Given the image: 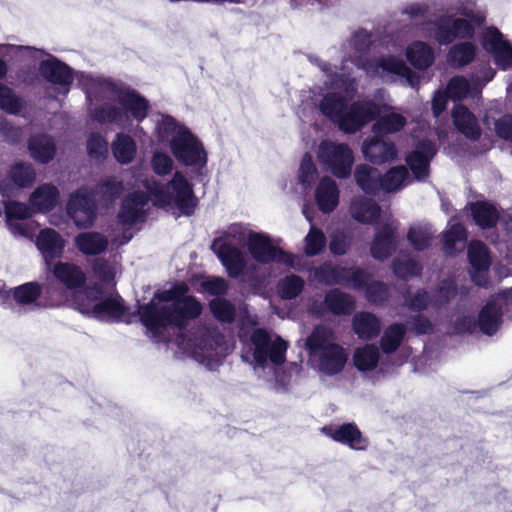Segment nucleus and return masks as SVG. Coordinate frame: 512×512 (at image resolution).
I'll list each match as a JSON object with an SVG mask.
<instances>
[{
	"mask_svg": "<svg viewBox=\"0 0 512 512\" xmlns=\"http://www.w3.org/2000/svg\"><path fill=\"white\" fill-rule=\"evenodd\" d=\"M55 278L67 289L76 290L72 305L81 314L100 321H117L125 313L119 295H102L98 287L80 289L86 282V273L83 269L71 262H56L51 266Z\"/></svg>",
	"mask_w": 512,
	"mask_h": 512,
	"instance_id": "nucleus-5",
	"label": "nucleus"
},
{
	"mask_svg": "<svg viewBox=\"0 0 512 512\" xmlns=\"http://www.w3.org/2000/svg\"><path fill=\"white\" fill-rule=\"evenodd\" d=\"M448 230L444 234V251L447 254H454L464 248L466 233L463 226L459 223L449 222Z\"/></svg>",
	"mask_w": 512,
	"mask_h": 512,
	"instance_id": "nucleus-40",
	"label": "nucleus"
},
{
	"mask_svg": "<svg viewBox=\"0 0 512 512\" xmlns=\"http://www.w3.org/2000/svg\"><path fill=\"white\" fill-rule=\"evenodd\" d=\"M318 176L317 168L313 163L312 157L306 154L301 161L298 179L299 182L305 187L309 188Z\"/></svg>",
	"mask_w": 512,
	"mask_h": 512,
	"instance_id": "nucleus-52",
	"label": "nucleus"
},
{
	"mask_svg": "<svg viewBox=\"0 0 512 512\" xmlns=\"http://www.w3.org/2000/svg\"><path fill=\"white\" fill-rule=\"evenodd\" d=\"M349 247V241L344 232H334L331 235L330 250L333 254L343 255Z\"/></svg>",
	"mask_w": 512,
	"mask_h": 512,
	"instance_id": "nucleus-60",
	"label": "nucleus"
},
{
	"mask_svg": "<svg viewBox=\"0 0 512 512\" xmlns=\"http://www.w3.org/2000/svg\"><path fill=\"white\" fill-rule=\"evenodd\" d=\"M111 149L115 159L121 164L131 163L137 153L135 140L128 134L117 133L111 144Z\"/></svg>",
	"mask_w": 512,
	"mask_h": 512,
	"instance_id": "nucleus-32",
	"label": "nucleus"
},
{
	"mask_svg": "<svg viewBox=\"0 0 512 512\" xmlns=\"http://www.w3.org/2000/svg\"><path fill=\"white\" fill-rule=\"evenodd\" d=\"M495 131L499 137L512 141V116H504L497 120Z\"/></svg>",
	"mask_w": 512,
	"mask_h": 512,
	"instance_id": "nucleus-63",
	"label": "nucleus"
},
{
	"mask_svg": "<svg viewBox=\"0 0 512 512\" xmlns=\"http://www.w3.org/2000/svg\"><path fill=\"white\" fill-rule=\"evenodd\" d=\"M434 27L433 37L439 44H449L456 38H468L474 33L473 26L467 20L451 16L440 18Z\"/></svg>",
	"mask_w": 512,
	"mask_h": 512,
	"instance_id": "nucleus-19",
	"label": "nucleus"
},
{
	"mask_svg": "<svg viewBox=\"0 0 512 512\" xmlns=\"http://www.w3.org/2000/svg\"><path fill=\"white\" fill-rule=\"evenodd\" d=\"M213 315L221 322L230 323L235 318V308L231 302L223 298H216L210 302Z\"/></svg>",
	"mask_w": 512,
	"mask_h": 512,
	"instance_id": "nucleus-51",
	"label": "nucleus"
},
{
	"mask_svg": "<svg viewBox=\"0 0 512 512\" xmlns=\"http://www.w3.org/2000/svg\"><path fill=\"white\" fill-rule=\"evenodd\" d=\"M481 44L494 57L497 66L502 69L512 67V44L497 28H485L481 33Z\"/></svg>",
	"mask_w": 512,
	"mask_h": 512,
	"instance_id": "nucleus-17",
	"label": "nucleus"
},
{
	"mask_svg": "<svg viewBox=\"0 0 512 512\" xmlns=\"http://www.w3.org/2000/svg\"><path fill=\"white\" fill-rule=\"evenodd\" d=\"M67 213L78 228L93 225L96 219V205L87 188H81L71 194L67 203Z\"/></svg>",
	"mask_w": 512,
	"mask_h": 512,
	"instance_id": "nucleus-15",
	"label": "nucleus"
},
{
	"mask_svg": "<svg viewBox=\"0 0 512 512\" xmlns=\"http://www.w3.org/2000/svg\"><path fill=\"white\" fill-rule=\"evenodd\" d=\"M240 322V338L243 332L247 335H250L251 331L248 330V327H255L258 323L257 316L254 313H251L246 307H244L243 310L240 311Z\"/></svg>",
	"mask_w": 512,
	"mask_h": 512,
	"instance_id": "nucleus-64",
	"label": "nucleus"
},
{
	"mask_svg": "<svg viewBox=\"0 0 512 512\" xmlns=\"http://www.w3.org/2000/svg\"><path fill=\"white\" fill-rule=\"evenodd\" d=\"M362 153L370 162L383 164L393 161L397 157L398 151L392 141L383 138L382 134H374L364 140Z\"/></svg>",
	"mask_w": 512,
	"mask_h": 512,
	"instance_id": "nucleus-20",
	"label": "nucleus"
},
{
	"mask_svg": "<svg viewBox=\"0 0 512 512\" xmlns=\"http://www.w3.org/2000/svg\"><path fill=\"white\" fill-rule=\"evenodd\" d=\"M248 250L253 259L262 264L276 262L295 268L300 264L298 257L275 246L268 236L261 233L249 234Z\"/></svg>",
	"mask_w": 512,
	"mask_h": 512,
	"instance_id": "nucleus-11",
	"label": "nucleus"
},
{
	"mask_svg": "<svg viewBox=\"0 0 512 512\" xmlns=\"http://www.w3.org/2000/svg\"><path fill=\"white\" fill-rule=\"evenodd\" d=\"M41 294V288L38 283L28 282L16 287L13 291L15 301L20 305L34 303Z\"/></svg>",
	"mask_w": 512,
	"mask_h": 512,
	"instance_id": "nucleus-49",
	"label": "nucleus"
},
{
	"mask_svg": "<svg viewBox=\"0 0 512 512\" xmlns=\"http://www.w3.org/2000/svg\"><path fill=\"white\" fill-rule=\"evenodd\" d=\"M242 359L254 368H265L268 363L281 365L286 360L288 342L274 332L253 328L250 335L241 334Z\"/></svg>",
	"mask_w": 512,
	"mask_h": 512,
	"instance_id": "nucleus-8",
	"label": "nucleus"
},
{
	"mask_svg": "<svg viewBox=\"0 0 512 512\" xmlns=\"http://www.w3.org/2000/svg\"><path fill=\"white\" fill-rule=\"evenodd\" d=\"M32 210V206L28 207L26 204L23 203H5L6 222L13 234L22 236L28 235L24 225L18 221L31 217Z\"/></svg>",
	"mask_w": 512,
	"mask_h": 512,
	"instance_id": "nucleus-30",
	"label": "nucleus"
},
{
	"mask_svg": "<svg viewBox=\"0 0 512 512\" xmlns=\"http://www.w3.org/2000/svg\"><path fill=\"white\" fill-rule=\"evenodd\" d=\"M154 135L159 143H168L175 159L189 167L202 169L207 164V152L200 139L184 124L173 117L155 114Z\"/></svg>",
	"mask_w": 512,
	"mask_h": 512,
	"instance_id": "nucleus-6",
	"label": "nucleus"
},
{
	"mask_svg": "<svg viewBox=\"0 0 512 512\" xmlns=\"http://www.w3.org/2000/svg\"><path fill=\"white\" fill-rule=\"evenodd\" d=\"M434 235L429 225H416L410 228L408 240L416 250L427 248Z\"/></svg>",
	"mask_w": 512,
	"mask_h": 512,
	"instance_id": "nucleus-48",
	"label": "nucleus"
},
{
	"mask_svg": "<svg viewBox=\"0 0 512 512\" xmlns=\"http://www.w3.org/2000/svg\"><path fill=\"white\" fill-rule=\"evenodd\" d=\"M36 245L46 263L50 265V260L62 254L65 241L56 231L47 228L43 229L37 236Z\"/></svg>",
	"mask_w": 512,
	"mask_h": 512,
	"instance_id": "nucleus-27",
	"label": "nucleus"
},
{
	"mask_svg": "<svg viewBox=\"0 0 512 512\" xmlns=\"http://www.w3.org/2000/svg\"><path fill=\"white\" fill-rule=\"evenodd\" d=\"M11 178L16 186L27 187L35 180V171L30 164L17 163L10 171Z\"/></svg>",
	"mask_w": 512,
	"mask_h": 512,
	"instance_id": "nucleus-50",
	"label": "nucleus"
},
{
	"mask_svg": "<svg viewBox=\"0 0 512 512\" xmlns=\"http://www.w3.org/2000/svg\"><path fill=\"white\" fill-rule=\"evenodd\" d=\"M93 271L95 275L103 282L109 283L114 278L113 268L103 259H98L93 264Z\"/></svg>",
	"mask_w": 512,
	"mask_h": 512,
	"instance_id": "nucleus-61",
	"label": "nucleus"
},
{
	"mask_svg": "<svg viewBox=\"0 0 512 512\" xmlns=\"http://www.w3.org/2000/svg\"><path fill=\"white\" fill-rule=\"evenodd\" d=\"M255 232L247 229L243 225L233 224L231 225L227 232L226 237L232 238L234 241L241 243L246 241L248 243L249 234H254Z\"/></svg>",
	"mask_w": 512,
	"mask_h": 512,
	"instance_id": "nucleus-62",
	"label": "nucleus"
},
{
	"mask_svg": "<svg viewBox=\"0 0 512 512\" xmlns=\"http://www.w3.org/2000/svg\"><path fill=\"white\" fill-rule=\"evenodd\" d=\"M512 310V288L489 300L478 315L479 330L487 335H494L502 324L504 312Z\"/></svg>",
	"mask_w": 512,
	"mask_h": 512,
	"instance_id": "nucleus-12",
	"label": "nucleus"
},
{
	"mask_svg": "<svg viewBox=\"0 0 512 512\" xmlns=\"http://www.w3.org/2000/svg\"><path fill=\"white\" fill-rule=\"evenodd\" d=\"M406 58L418 70H426L435 60L433 48L423 41H415L406 48Z\"/></svg>",
	"mask_w": 512,
	"mask_h": 512,
	"instance_id": "nucleus-31",
	"label": "nucleus"
},
{
	"mask_svg": "<svg viewBox=\"0 0 512 512\" xmlns=\"http://www.w3.org/2000/svg\"><path fill=\"white\" fill-rule=\"evenodd\" d=\"M321 431L334 441L347 445L354 450H364L368 445L360 430L351 423L325 426Z\"/></svg>",
	"mask_w": 512,
	"mask_h": 512,
	"instance_id": "nucleus-22",
	"label": "nucleus"
},
{
	"mask_svg": "<svg viewBox=\"0 0 512 512\" xmlns=\"http://www.w3.org/2000/svg\"><path fill=\"white\" fill-rule=\"evenodd\" d=\"M380 354L375 345L367 344L358 348L354 352L353 361L356 368L360 371H371L379 363Z\"/></svg>",
	"mask_w": 512,
	"mask_h": 512,
	"instance_id": "nucleus-39",
	"label": "nucleus"
},
{
	"mask_svg": "<svg viewBox=\"0 0 512 512\" xmlns=\"http://www.w3.org/2000/svg\"><path fill=\"white\" fill-rule=\"evenodd\" d=\"M187 292L185 283L157 291L148 304L139 307L140 318L155 341L175 344L182 353L215 369L231 352V346L215 329L198 327L188 336L180 334L188 321L202 311L201 303Z\"/></svg>",
	"mask_w": 512,
	"mask_h": 512,
	"instance_id": "nucleus-2",
	"label": "nucleus"
},
{
	"mask_svg": "<svg viewBox=\"0 0 512 512\" xmlns=\"http://www.w3.org/2000/svg\"><path fill=\"white\" fill-rule=\"evenodd\" d=\"M454 125L459 132L467 138L477 139L481 134V129L474 114L464 105H455L452 111Z\"/></svg>",
	"mask_w": 512,
	"mask_h": 512,
	"instance_id": "nucleus-29",
	"label": "nucleus"
},
{
	"mask_svg": "<svg viewBox=\"0 0 512 512\" xmlns=\"http://www.w3.org/2000/svg\"><path fill=\"white\" fill-rule=\"evenodd\" d=\"M436 154V148L433 142L423 141L420 142L415 150L410 153L406 162L411 168L418 180H424L429 175V162Z\"/></svg>",
	"mask_w": 512,
	"mask_h": 512,
	"instance_id": "nucleus-23",
	"label": "nucleus"
},
{
	"mask_svg": "<svg viewBox=\"0 0 512 512\" xmlns=\"http://www.w3.org/2000/svg\"><path fill=\"white\" fill-rule=\"evenodd\" d=\"M317 157L320 164L337 178L350 176L354 164V154L346 143L325 140L318 147Z\"/></svg>",
	"mask_w": 512,
	"mask_h": 512,
	"instance_id": "nucleus-10",
	"label": "nucleus"
},
{
	"mask_svg": "<svg viewBox=\"0 0 512 512\" xmlns=\"http://www.w3.org/2000/svg\"><path fill=\"white\" fill-rule=\"evenodd\" d=\"M58 198L59 192L55 186L43 184L30 196V205L35 211L45 212L57 204Z\"/></svg>",
	"mask_w": 512,
	"mask_h": 512,
	"instance_id": "nucleus-33",
	"label": "nucleus"
},
{
	"mask_svg": "<svg viewBox=\"0 0 512 512\" xmlns=\"http://www.w3.org/2000/svg\"><path fill=\"white\" fill-rule=\"evenodd\" d=\"M482 88L479 79L472 77L471 80L464 76H455L447 84L446 92L450 99L456 101L466 97L478 96Z\"/></svg>",
	"mask_w": 512,
	"mask_h": 512,
	"instance_id": "nucleus-28",
	"label": "nucleus"
},
{
	"mask_svg": "<svg viewBox=\"0 0 512 512\" xmlns=\"http://www.w3.org/2000/svg\"><path fill=\"white\" fill-rule=\"evenodd\" d=\"M471 210L475 222L482 228L492 227L498 219L497 209L489 203H474Z\"/></svg>",
	"mask_w": 512,
	"mask_h": 512,
	"instance_id": "nucleus-42",
	"label": "nucleus"
},
{
	"mask_svg": "<svg viewBox=\"0 0 512 512\" xmlns=\"http://www.w3.org/2000/svg\"><path fill=\"white\" fill-rule=\"evenodd\" d=\"M411 183V177L405 166L391 168L381 177V190L385 192H396Z\"/></svg>",
	"mask_w": 512,
	"mask_h": 512,
	"instance_id": "nucleus-36",
	"label": "nucleus"
},
{
	"mask_svg": "<svg viewBox=\"0 0 512 512\" xmlns=\"http://www.w3.org/2000/svg\"><path fill=\"white\" fill-rule=\"evenodd\" d=\"M354 177L358 186L366 193H376L381 190V175L376 168L367 164L358 165Z\"/></svg>",
	"mask_w": 512,
	"mask_h": 512,
	"instance_id": "nucleus-35",
	"label": "nucleus"
},
{
	"mask_svg": "<svg viewBox=\"0 0 512 512\" xmlns=\"http://www.w3.org/2000/svg\"><path fill=\"white\" fill-rule=\"evenodd\" d=\"M306 348L313 365L326 375L341 372L347 361V353L336 342L332 329L317 326L306 340Z\"/></svg>",
	"mask_w": 512,
	"mask_h": 512,
	"instance_id": "nucleus-9",
	"label": "nucleus"
},
{
	"mask_svg": "<svg viewBox=\"0 0 512 512\" xmlns=\"http://www.w3.org/2000/svg\"><path fill=\"white\" fill-rule=\"evenodd\" d=\"M0 54L11 58H18L33 65L36 62H40L39 70L41 75L51 84L55 85L53 91L47 90V94L55 99L68 94L73 81V75L70 68L56 58L30 46L13 44H0Z\"/></svg>",
	"mask_w": 512,
	"mask_h": 512,
	"instance_id": "nucleus-7",
	"label": "nucleus"
},
{
	"mask_svg": "<svg viewBox=\"0 0 512 512\" xmlns=\"http://www.w3.org/2000/svg\"><path fill=\"white\" fill-rule=\"evenodd\" d=\"M371 34L365 29L357 30L349 42L348 59L338 71L330 64L317 57H310L312 64L323 74L326 92L319 87V92L312 91L311 101L320 112L338 125L345 133H355L367 123L386 110L384 93L379 92L373 99L357 101L348 106L356 91L355 78L351 77L347 62L362 68L371 77H380L384 81L401 80L411 87L418 84V77L400 58L393 55H382L376 61L364 58L371 44Z\"/></svg>",
	"mask_w": 512,
	"mask_h": 512,
	"instance_id": "nucleus-1",
	"label": "nucleus"
},
{
	"mask_svg": "<svg viewBox=\"0 0 512 512\" xmlns=\"http://www.w3.org/2000/svg\"><path fill=\"white\" fill-rule=\"evenodd\" d=\"M87 150L91 157L100 158L107 154L108 144L103 136L92 134L87 142Z\"/></svg>",
	"mask_w": 512,
	"mask_h": 512,
	"instance_id": "nucleus-56",
	"label": "nucleus"
},
{
	"mask_svg": "<svg viewBox=\"0 0 512 512\" xmlns=\"http://www.w3.org/2000/svg\"><path fill=\"white\" fill-rule=\"evenodd\" d=\"M393 271L397 277L406 279L418 275L421 271V267L413 260L397 259L393 263Z\"/></svg>",
	"mask_w": 512,
	"mask_h": 512,
	"instance_id": "nucleus-55",
	"label": "nucleus"
},
{
	"mask_svg": "<svg viewBox=\"0 0 512 512\" xmlns=\"http://www.w3.org/2000/svg\"><path fill=\"white\" fill-rule=\"evenodd\" d=\"M387 294V287L383 283L373 282L367 286L366 296L370 302H382L386 299Z\"/></svg>",
	"mask_w": 512,
	"mask_h": 512,
	"instance_id": "nucleus-59",
	"label": "nucleus"
},
{
	"mask_svg": "<svg viewBox=\"0 0 512 512\" xmlns=\"http://www.w3.org/2000/svg\"><path fill=\"white\" fill-rule=\"evenodd\" d=\"M121 191L122 185L120 182L112 178H107L97 186L96 195L99 196V199L111 201L116 198Z\"/></svg>",
	"mask_w": 512,
	"mask_h": 512,
	"instance_id": "nucleus-54",
	"label": "nucleus"
},
{
	"mask_svg": "<svg viewBox=\"0 0 512 512\" xmlns=\"http://www.w3.org/2000/svg\"><path fill=\"white\" fill-rule=\"evenodd\" d=\"M468 258L471 264V277L478 286L487 284V272L491 264V259L486 246L473 241L468 246Z\"/></svg>",
	"mask_w": 512,
	"mask_h": 512,
	"instance_id": "nucleus-21",
	"label": "nucleus"
},
{
	"mask_svg": "<svg viewBox=\"0 0 512 512\" xmlns=\"http://www.w3.org/2000/svg\"><path fill=\"white\" fill-rule=\"evenodd\" d=\"M145 188L148 197L139 192L124 199L118 214L119 223L123 227L142 220L147 210L148 200L175 216L190 215L196 205L192 185L182 172H176L172 180L167 184L156 181H146Z\"/></svg>",
	"mask_w": 512,
	"mask_h": 512,
	"instance_id": "nucleus-4",
	"label": "nucleus"
},
{
	"mask_svg": "<svg viewBox=\"0 0 512 512\" xmlns=\"http://www.w3.org/2000/svg\"><path fill=\"white\" fill-rule=\"evenodd\" d=\"M74 244L83 255L94 256L107 250L109 240L100 232L87 231L79 233L74 239Z\"/></svg>",
	"mask_w": 512,
	"mask_h": 512,
	"instance_id": "nucleus-26",
	"label": "nucleus"
},
{
	"mask_svg": "<svg viewBox=\"0 0 512 512\" xmlns=\"http://www.w3.org/2000/svg\"><path fill=\"white\" fill-rule=\"evenodd\" d=\"M304 280L296 275H289L278 282L277 292L282 299H294L304 289Z\"/></svg>",
	"mask_w": 512,
	"mask_h": 512,
	"instance_id": "nucleus-44",
	"label": "nucleus"
},
{
	"mask_svg": "<svg viewBox=\"0 0 512 512\" xmlns=\"http://www.w3.org/2000/svg\"><path fill=\"white\" fill-rule=\"evenodd\" d=\"M457 293L458 290L455 280L448 279L440 284L433 297L428 296L427 292L424 290H417L414 293L408 292V295L405 297V304L409 308L417 311L428 307L439 308L448 303L451 299H454Z\"/></svg>",
	"mask_w": 512,
	"mask_h": 512,
	"instance_id": "nucleus-14",
	"label": "nucleus"
},
{
	"mask_svg": "<svg viewBox=\"0 0 512 512\" xmlns=\"http://www.w3.org/2000/svg\"><path fill=\"white\" fill-rule=\"evenodd\" d=\"M478 328L477 322L470 316L459 315L453 324V333H473Z\"/></svg>",
	"mask_w": 512,
	"mask_h": 512,
	"instance_id": "nucleus-58",
	"label": "nucleus"
},
{
	"mask_svg": "<svg viewBox=\"0 0 512 512\" xmlns=\"http://www.w3.org/2000/svg\"><path fill=\"white\" fill-rule=\"evenodd\" d=\"M174 166V161L166 152L155 150L151 157V167L159 176L169 174Z\"/></svg>",
	"mask_w": 512,
	"mask_h": 512,
	"instance_id": "nucleus-53",
	"label": "nucleus"
},
{
	"mask_svg": "<svg viewBox=\"0 0 512 512\" xmlns=\"http://www.w3.org/2000/svg\"><path fill=\"white\" fill-rule=\"evenodd\" d=\"M340 191L337 183L330 177H323L317 185L315 200L319 210L331 213L339 204Z\"/></svg>",
	"mask_w": 512,
	"mask_h": 512,
	"instance_id": "nucleus-25",
	"label": "nucleus"
},
{
	"mask_svg": "<svg viewBox=\"0 0 512 512\" xmlns=\"http://www.w3.org/2000/svg\"><path fill=\"white\" fill-rule=\"evenodd\" d=\"M205 291L212 295L220 296L226 294L228 290V283L225 279L220 277H211L202 283Z\"/></svg>",
	"mask_w": 512,
	"mask_h": 512,
	"instance_id": "nucleus-57",
	"label": "nucleus"
},
{
	"mask_svg": "<svg viewBox=\"0 0 512 512\" xmlns=\"http://www.w3.org/2000/svg\"><path fill=\"white\" fill-rule=\"evenodd\" d=\"M406 118L395 111L382 116L374 125V134H389L400 131L406 124Z\"/></svg>",
	"mask_w": 512,
	"mask_h": 512,
	"instance_id": "nucleus-41",
	"label": "nucleus"
},
{
	"mask_svg": "<svg viewBox=\"0 0 512 512\" xmlns=\"http://www.w3.org/2000/svg\"><path fill=\"white\" fill-rule=\"evenodd\" d=\"M76 77L90 105L94 102H103L101 106L93 109L95 120L102 123L113 122L122 128H128L136 122L134 136L140 137L145 134L139 124L147 117L150 106L137 91L83 72L78 73Z\"/></svg>",
	"mask_w": 512,
	"mask_h": 512,
	"instance_id": "nucleus-3",
	"label": "nucleus"
},
{
	"mask_svg": "<svg viewBox=\"0 0 512 512\" xmlns=\"http://www.w3.org/2000/svg\"><path fill=\"white\" fill-rule=\"evenodd\" d=\"M325 303L327 308L337 315L349 314L355 308L354 299L337 289L326 294Z\"/></svg>",
	"mask_w": 512,
	"mask_h": 512,
	"instance_id": "nucleus-38",
	"label": "nucleus"
},
{
	"mask_svg": "<svg viewBox=\"0 0 512 512\" xmlns=\"http://www.w3.org/2000/svg\"><path fill=\"white\" fill-rule=\"evenodd\" d=\"M398 222L390 217L383 216V223L377 228L371 245V255L378 260L388 258L396 249Z\"/></svg>",
	"mask_w": 512,
	"mask_h": 512,
	"instance_id": "nucleus-18",
	"label": "nucleus"
},
{
	"mask_svg": "<svg viewBox=\"0 0 512 512\" xmlns=\"http://www.w3.org/2000/svg\"><path fill=\"white\" fill-rule=\"evenodd\" d=\"M351 217L362 224H374L381 217L380 206L365 196H355L350 203Z\"/></svg>",
	"mask_w": 512,
	"mask_h": 512,
	"instance_id": "nucleus-24",
	"label": "nucleus"
},
{
	"mask_svg": "<svg viewBox=\"0 0 512 512\" xmlns=\"http://www.w3.org/2000/svg\"><path fill=\"white\" fill-rule=\"evenodd\" d=\"M211 249L217 255L230 277L239 278L244 275L247 259L238 247L231 245L224 238L220 237L213 241Z\"/></svg>",
	"mask_w": 512,
	"mask_h": 512,
	"instance_id": "nucleus-16",
	"label": "nucleus"
},
{
	"mask_svg": "<svg viewBox=\"0 0 512 512\" xmlns=\"http://www.w3.org/2000/svg\"><path fill=\"white\" fill-rule=\"evenodd\" d=\"M31 156L41 163L49 162L55 153L53 140L46 135L33 136L29 141Z\"/></svg>",
	"mask_w": 512,
	"mask_h": 512,
	"instance_id": "nucleus-37",
	"label": "nucleus"
},
{
	"mask_svg": "<svg viewBox=\"0 0 512 512\" xmlns=\"http://www.w3.org/2000/svg\"><path fill=\"white\" fill-rule=\"evenodd\" d=\"M405 327L401 324H393L389 326L383 333L381 338V348L384 353L389 354L394 352L401 344L404 335Z\"/></svg>",
	"mask_w": 512,
	"mask_h": 512,
	"instance_id": "nucleus-43",
	"label": "nucleus"
},
{
	"mask_svg": "<svg viewBox=\"0 0 512 512\" xmlns=\"http://www.w3.org/2000/svg\"><path fill=\"white\" fill-rule=\"evenodd\" d=\"M475 56V46L472 43L454 45L448 53V61L455 66H464Z\"/></svg>",
	"mask_w": 512,
	"mask_h": 512,
	"instance_id": "nucleus-46",
	"label": "nucleus"
},
{
	"mask_svg": "<svg viewBox=\"0 0 512 512\" xmlns=\"http://www.w3.org/2000/svg\"><path fill=\"white\" fill-rule=\"evenodd\" d=\"M314 278L327 285L341 284L355 289L368 283V275L362 269L334 267L328 263L315 270Z\"/></svg>",
	"mask_w": 512,
	"mask_h": 512,
	"instance_id": "nucleus-13",
	"label": "nucleus"
},
{
	"mask_svg": "<svg viewBox=\"0 0 512 512\" xmlns=\"http://www.w3.org/2000/svg\"><path fill=\"white\" fill-rule=\"evenodd\" d=\"M326 245L325 234L317 227L312 225L308 234L304 238V252L307 256L320 254Z\"/></svg>",
	"mask_w": 512,
	"mask_h": 512,
	"instance_id": "nucleus-45",
	"label": "nucleus"
},
{
	"mask_svg": "<svg viewBox=\"0 0 512 512\" xmlns=\"http://www.w3.org/2000/svg\"><path fill=\"white\" fill-rule=\"evenodd\" d=\"M24 107V100L17 96L11 88L0 83V108L4 111L17 114Z\"/></svg>",
	"mask_w": 512,
	"mask_h": 512,
	"instance_id": "nucleus-47",
	"label": "nucleus"
},
{
	"mask_svg": "<svg viewBox=\"0 0 512 512\" xmlns=\"http://www.w3.org/2000/svg\"><path fill=\"white\" fill-rule=\"evenodd\" d=\"M354 332L362 339H372L381 330L380 320L368 312L357 313L353 318Z\"/></svg>",
	"mask_w": 512,
	"mask_h": 512,
	"instance_id": "nucleus-34",
	"label": "nucleus"
}]
</instances>
